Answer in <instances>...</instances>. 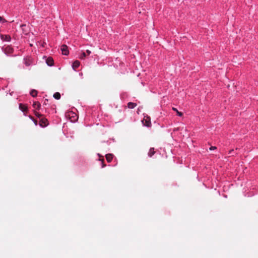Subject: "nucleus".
<instances>
[{
	"label": "nucleus",
	"instance_id": "1",
	"mask_svg": "<svg viewBox=\"0 0 258 258\" xmlns=\"http://www.w3.org/2000/svg\"><path fill=\"white\" fill-rule=\"evenodd\" d=\"M67 116L69 117L72 122H75L78 118V116L77 114L73 112H69Z\"/></svg>",
	"mask_w": 258,
	"mask_h": 258
},
{
	"label": "nucleus",
	"instance_id": "2",
	"mask_svg": "<svg viewBox=\"0 0 258 258\" xmlns=\"http://www.w3.org/2000/svg\"><path fill=\"white\" fill-rule=\"evenodd\" d=\"M39 125L42 127H45L48 125V120L43 116L40 119Z\"/></svg>",
	"mask_w": 258,
	"mask_h": 258
},
{
	"label": "nucleus",
	"instance_id": "3",
	"mask_svg": "<svg viewBox=\"0 0 258 258\" xmlns=\"http://www.w3.org/2000/svg\"><path fill=\"white\" fill-rule=\"evenodd\" d=\"M4 52L6 54H12L14 52L13 48L11 46H7L3 48Z\"/></svg>",
	"mask_w": 258,
	"mask_h": 258
},
{
	"label": "nucleus",
	"instance_id": "4",
	"mask_svg": "<svg viewBox=\"0 0 258 258\" xmlns=\"http://www.w3.org/2000/svg\"><path fill=\"white\" fill-rule=\"evenodd\" d=\"M60 50L61 51L62 54L63 55H67L69 54V51L68 50V47L66 45H61Z\"/></svg>",
	"mask_w": 258,
	"mask_h": 258
},
{
	"label": "nucleus",
	"instance_id": "5",
	"mask_svg": "<svg viewBox=\"0 0 258 258\" xmlns=\"http://www.w3.org/2000/svg\"><path fill=\"white\" fill-rule=\"evenodd\" d=\"M142 122H143V123L147 126L149 127L151 125L150 118L149 117L144 118V119L143 120Z\"/></svg>",
	"mask_w": 258,
	"mask_h": 258
},
{
	"label": "nucleus",
	"instance_id": "6",
	"mask_svg": "<svg viewBox=\"0 0 258 258\" xmlns=\"http://www.w3.org/2000/svg\"><path fill=\"white\" fill-rule=\"evenodd\" d=\"M24 63L26 66H29L32 63V59L31 57H28L24 59Z\"/></svg>",
	"mask_w": 258,
	"mask_h": 258
},
{
	"label": "nucleus",
	"instance_id": "7",
	"mask_svg": "<svg viewBox=\"0 0 258 258\" xmlns=\"http://www.w3.org/2000/svg\"><path fill=\"white\" fill-rule=\"evenodd\" d=\"M1 39L6 41H10L11 38L9 35H1Z\"/></svg>",
	"mask_w": 258,
	"mask_h": 258
},
{
	"label": "nucleus",
	"instance_id": "8",
	"mask_svg": "<svg viewBox=\"0 0 258 258\" xmlns=\"http://www.w3.org/2000/svg\"><path fill=\"white\" fill-rule=\"evenodd\" d=\"M46 62L48 66H52L53 65V59L51 57H48L46 60Z\"/></svg>",
	"mask_w": 258,
	"mask_h": 258
},
{
	"label": "nucleus",
	"instance_id": "9",
	"mask_svg": "<svg viewBox=\"0 0 258 258\" xmlns=\"http://www.w3.org/2000/svg\"><path fill=\"white\" fill-rule=\"evenodd\" d=\"M80 62H79V61L76 60L73 62L72 67L74 70H76L80 66Z\"/></svg>",
	"mask_w": 258,
	"mask_h": 258
},
{
	"label": "nucleus",
	"instance_id": "10",
	"mask_svg": "<svg viewBox=\"0 0 258 258\" xmlns=\"http://www.w3.org/2000/svg\"><path fill=\"white\" fill-rule=\"evenodd\" d=\"M106 159L107 162H110L113 159V155L111 154H107L106 155Z\"/></svg>",
	"mask_w": 258,
	"mask_h": 258
},
{
	"label": "nucleus",
	"instance_id": "11",
	"mask_svg": "<svg viewBox=\"0 0 258 258\" xmlns=\"http://www.w3.org/2000/svg\"><path fill=\"white\" fill-rule=\"evenodd\" d=\"M19 108L20 110H21L22 111L25 112L27 110V106L23 105L22 103H20L19 104Z\"/></svg>",
	"mask_w": 258,
	"mask_h": 258
},
{
	"label": "nucleus",
	"instance_id": "12",
	"mask_svg": "<svg viewBox=\"0 0 258 258\" xmlns=\"http://www.w3.org/2000/svg\"><path fill=\"white\" fill-rule=\"evenodd\" d=\"M33 106L34 108L39 109L41 106L40 103L38 102H34L33 104Z\"/></svg>",
	"mask_w": 258,
	"mask_h": 258
},
{
	"label": "nucleus",
	"instance_id": "13",
	"mask_svg": "<svg viewBox=\"0 0 258 258\" xmlns=\"http://www.w3.org/2000/svg\"><path fill=\"white\" fill-rule=\"evenodd\" d=\"M136 106H137V104L135 103L128 102L127 103V107L129 108L133 109V108H134Z\"/></svg>",
	"mask_w": 258,
	"mask_h": 258
},
{
	"label": "nucleus",
	"instance_id": "14",
	"mask_svg": "<svg viewBox=\"0 0 258 258\" xmlns=\"http://www.w3.org/2000/svg\"><path fill=\"white\" fill-rule=\"evenodd\" d=\"M155 152L154 151V148H151L149 150L148 155L149 157H151L155 154Z\"/></svg>",
	"mask_w": 258,
	"mask_h": 258
},
{
	"label": "nucleus",
	"instance_id": "15",
	"mask_svg": "<svg viewBox=\"0 0 258 258\" xmlns=\"http://www.w3.org/2000/svg\"><path fill=\"white\" fill-rule=\"evenodd\" d=\"M37 91L36 90H32L30 92V95L32 96V97H36L37 95Z\"/></svg>",
	"mask_w": 258,
	"mask_h": 258
},
{
	"label": "nucleus",
	"instance_id": "16",
	"mask_svg": "<svg viewBox=\"0 0 258 258\" xmlns=\"http://www.w3.org/2000/svg\"><path fill=\"white\" fill-rule=\"evenodd\" d=\"M53 97L57 99V100H58L60 98V94L59 92H56L54 94H53Z\"/></svg>",
	"mask_w": 258,
	"mask_h": 258
},
{
	"label": "nucleus",
	"instance_id": "17",
	"mask_svg": "<svg viewBox=\"0 0 258 258\" xmlns=\"http://www.w3.org/2000/svg\"><path fill=\"white\" fill-rule=\"evenodd\" d=\"M172 109H173V110L177 112V115H178V116H182L183 113H182L181 112H179V111L177 110V109L176 108H174V107H173Z\"/></svg>",
	"mask_w": 258,
	"mask_h": 258
},
{
	"label": "nucleus",
	"instance_id": "18",
	"mask_svg": "<svg viewBox=\"0 0 258 258\" xmlns=\"http://www.w3.org/2000/svg\"><path fill=\"white\" fill-rule=\"evenodd\" d=\"M35 115L37 117H38V118H40V119L41 117H43V115H42V114H40L39 113H38V112H36V111H35Z\"/></svg>",
	"mask_w": 258,
	"mask_h": 258
},
{
	"label": "nucleus",
	"instance_id": "19",
	"mask_svg": "<svg viewBox=\"0 0 258 258\" xmlns=\"http://www.w3.org/2000/svg\"><path fill=\"white\" fill-rule=\"evenodd\" d=\"M86 54L85 52H83L82 54L81 55V56H80V59H83L85 58V57H86Z\"/></svg>",
	"mask_w": 258,
	"mask_h": 258
},
{
	"label": "nucleus",
	"instance_id": "20",
	"mask_svg": "<svg viewBox=\"0 0 258 258\" xmlns=\"http://www.w3.org/2000/svg\"><path fill=\"white\" fill-rule=\"evenodd\" d=\"M0 22L4 23L6 22V21L2 17L0 16Z\"/></svg>",
	"mask_w": 258,
	"mask_h": 258
},
{
	"label": "nucleus",
	"instance_id": "21",
	"mask_svg": "<svg viewBox=\"0 0 258 258\" xmlns=\"http://www.w3.org/2000/svg\"><path fill=\"white\" fill-rule=\"evenodd\" d=\"M100 160L102 161V167H104L105 166V165L104 164V160L103 158H102V159H100Z\"/></svg>",
	"mask_w": 258,
	"mask_h": 258
},
{
	"label": "nucleus",
	"instance_id": "22",
	"mask_svg": "<svg viewBox=\"0 0 258 258\" xmlns=\"http://www.w3.org/2000/svg\"><path fill=\"white\" fill-rule=\"evenodd\" d=\"M216 149V147H215V146H212L210 148V150H215Z\"/></svg>",
	"mask_w": 258,
	"mask_h": 258
},
{
	"label": "nucleus",
	"instance_id": "23",
	"mask_svg": "<svg viewBox=\"0 0 258 258\" xmlns=\"http://www.w3.org/2000/svg\"><path fill=\"white\" fill-rule=\"evenodd\" d=\"M86 53L87 54V55H90V53H91V51L89 50H86Z\"/></svg>",
	"mask_w": 258,
	"mask_h": 258
},
{
	"label": "nucleus",
	"instance_id": "24",
	"mask_svg": "<svg viewBox=\"0 0 258 258\" xmlns=\"http://www.w3.org/2000/svg\"><path fill=\"white\" fill-rule=\"evenodd\" d=\"M233 151V150H230V151H229V154H231Z\"/></svg>",
	"mask_w": 258,
	"mask_h": 258
},
{
	"label": "nucleus",
	"instance_id": "25",
	"mask_svg": "<svg viewBox=\"0 0 258 258\" xmlns=\"http://www.w3.org/2000/svg\"><path fill=\"white\" fill-rule=\"evenodd\" d=\"M37 121H34V123L36 124Z\"/></svg>",
	"mask_w": 258,
	"mask_h": 258
},
{
	"label": "nucleus",
	"instance_id": "26",
	"mask_svg": "<svg viewBox=\"0 0 258 258\" xmlns=\"http://www.w3.org/2000/svg\"><path fill=\"white\" fill-rule=\"evenodd\" d=\"M37 121H34V123L36 124Z\"/></svg>",
	"mask_w": 258,
	"mask_h": 258
}]
</instances>
